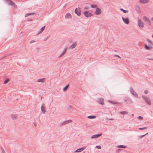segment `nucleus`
Listing matches in <instances>:
<instances>
[{
	"label": "nucleus",
	"instance_id": "nucleus-36",
	"mask_svg": "<svg viewBox=\"0 0 153 153\" xmlns=\"http://www.w3.org/2000/svg\"><path fill=\"white\" fill-rule=\"evenodd\" d=\"M96 147L99 149H100L101 148V147L100 146H96Z\"/></svg>",
	"mask_w": 153,
	"mask_h": 153
},
{
	"label": "nucleus",
	"instance_id": "nucleus-25",
	"mask_svg": "<svg viewBox=\"0 0 153 153\" xmlns=\"http://www.w3.org/2000/svg\"><path fill=\"white\" fill-rule=\"evenodd\" d=\"M34 14H35V13H27L25 14V17H26L31 15Z\"/></svg>",
	"mask_w": 153,
	"mask_h": 153
},
{
	"label": "nucleus",
	"instance_id": "nucleus-44",
	"mask_svg": "<svg viewBox=\"0 0 153 153\" xmlns=\"http://www.w3.org/2000/svg\"><path fill=\"white\" fill-rule=\"evenodd\" d=\"M34 125L35 126H36V123H34Z\"/></svg>",
	"mask_w": 153,
	"mask_h": 153
},
{
	"label": "nucleus",
	"instance_id": "nucleus-30",
	"mask_svg": "<svg viewBox=\"0 0 153 153\" xmlns=\"http://www.w3.org/2000/svg\"><path fill=\"white\" fill-rule=\"evenodd\" d=\"M1 153H6L4 149L2 147L1 148Z\"/></svg>",
	"mask_w": 153,
	"mask_h": 153
},
{
	"label": "nucleus",
	"instance_id": "nucleus-33",
	"mask_svg": "<svg viewBox=\"0 0 153 153\" xmlns=\"http://www.w3.org/2000/svg\"><path fill=\"white\" fill-rule=\"evenodd\" d=\"M10 54H6L5 55V56H4L2 57V59H3L4 58H5V57H6V56H9Z\"/></svg>",
	"mask_w": 153,
	"mask_h": 153
},
{
	"label": "nucleus",
	"instance_id": "nucleus-53",
	"mask_svg": "<svg viewBox=\"0 0 153 153\" xmlns=\"http://www.w3.org/2000/svg\"><path fill=\"white\" fill-rule=\"evenodd\" d=\"M9 0V1L10 0Z\"/></svg>",
	"mask_w": 153,
	"mask_h": 153
},
{
	"label": "nucleus",
	"instance_id": "nucleus-40",
	"mask_svg": "<svg viewBox=\"0 0 153 153\" xmlns=\"http://www.w3.org/2000/svg\"><path fill=\"white\" fill-rule=\"evenodd\" d=\"M144 93H145L146 94H147L148 93V91L147 90H146L145 91H144Z\"/></svg>",
	"mask_w": 153,
	"mask_h": 153
},
{
	"label": "nucleus",
	"instance_id": "nucleus-52",
	"mask_svg": "<svg viewBox=\"0 0 153 153\" xmlns=\"http://www.w3.org/2000/svg\"><path fill=\"white\" fill-rule=\"evenodd\" d=\"M152 37H153V35H152Z\"/></svg>",
	"mask_w": 153,
	"mask_h": 153
},
{
	"label": "nucleus",
	"instance_id": "nucleus-19",
	"mask_svg": "<svg viewBox=\"0 0 153 153\" xmlns=\"http://www.w3.org/2000/svg\"><path fill=\"white\" fill-rule=\"evenodd\" d=\"M145 48L147 50H149L150 48H152V47L151 46H148L147 45H145Z\"/></svg>",
	"mask_w": 153,
	"mask_h": 153
},
{
	"label": "nucleus",
	"instance_id": "nucleus-29",
	"mask_svg": "<svg viewBox=\"0 0 153 153\" xmlns=\"http://www.w3.org/2000/svg\"><path fill=\"white\" fill-rule=\"evenodd\" d=\"M9 81V80L8 79H6L5 81L4 82V84H6Z\"/></svg>",
	"mask_w": 153,
	"mask_h": 153
},
{
	"label": "nucleus",
	"instance_id": "nucleus-34",
	"mask_svg": "<svg viewBox=\"0 0 153 153\" xmlns=\"http://www.w3.org/2000/svg\"><path fill=\"white\" fill-rule=\"evenodd\" d=\"M147 128V127H143V128H139V130L145 129H146Z\"/></svg>",
	"mask_w": 153,
	"mask_h": 153
},
{
	"label": "nucleus",
	"instance_id": "nucleus-17",
	"mask_svg": "<svg viewBox=\"0 0 153 153\" xmlns=\"http://www.w3.org/2000/svg\"><path fill=\"white\" fill-rule=\"evenodd\" d=\"M149 0H140V2L141 3L145 4L148 2Z\"/></svg>",
	"mask_w": 153,
	"mask_h": 153
},
{
	"label": "nucleus",
	"instance_id": "nucleus-50",
	"mask_svg": "<svg viewBox=\"0 0 153 153\" xmlns=\"http://www.w3.org/2000/svg\"><path fill=\"white\" fill-rule=\"evenodd\" d=\"M120 150V149H118V150H117V152L118 150Z\"/></svg>",
	"mask_w": 153,
	"mask_h": 153
},
{
	"label": "nucleus",
	"instance_id": "nucleus-7",
	"mask_svg": "<svg viewBox=\"0 0 153 153\" xmlns=\"http://www.w3.org/2000/svg\"><path fill=\"white\" fill-rule=\"evenodd\" d=\"M89 11H85L83 12L85 16L86 17H89L92 16L93 15L91 13H88Z\"/></svg>",
	"mask_w": 153,
	"mask_h": 153
},
{
	"label": "nucleus",
	"instance_id": "nucleus-8",
	"mask_svg": "<svg viewBox=\"0 0 153 153\" xmlns=\"http://www.w3.org/2000/svg\"><path fill=\"white\" fill-rule=\"evenodd\" d=\"M41 109L43 114H44L45 113L46 110L45 106V105L44 104H43L41 106Z\"/></svg>",
	"mask_w": 153,
	"mask_h": 153
},
{
	"label": "nucleus",
	"instance_id": "nucleus-18",
	"mask_svg": "<svg viewBox=\"0 0 153 153\" xmlns=\"http://www.w3.org/2000/svg\"><path fill=\"white\" fill-rule=\"evenodd\" d=\"M71 17V14L69 13H67L65 16V18H70Z\"/></svg>",
	"mask_w": 153,
	"mask_h": 153
},
{
	"label": "nucleus",
	"instance_id": "nucleus-14",
	"mask_svg": "<svg viewBox=\"0 0 153 153\" xmlns=\"http://www.w3.org/2000/svg\"><path fill=\"white\" fill-rule=\"evenodd\" d=\"M76 42H75L71 45L69 47V49H73L75 48L76 46Z\"/></svg>",
	"mask_w": 153,
	"mask_h": 153
},
{
	"label": "nucleus",
	"instance_id": "nucleus-39",
	"mask_svg": "<svg viewBox=\"0 0 153 153\" xmlns=\"http://www.w3.org/2000/svg\"><path fill=\"white\" fill-rule=\"evenodd\" d=\"M35 42L34 40H32L30 42V44H31L33 43L34 42Z\"/></svg>",
	"mask_w": 153,
	"mask_h": 153
},
{
	"label": "nucleus",
	"instance_id": "nucleus-51",
	"mask_svg": "<svg viewBox=\"0 0 153 153\" xmlns=\"http://www.w3.org/2000/svg\"><path fill=\"white\" fill-rule=\"evenodd\" d=\"M37 82H38V79H37Z\"/></svg>",
	"mask_w": 153,
	"mask_h": 153
},
{
	"label": "nucleus",
	"instance_id": "nucleus-16",
	"mask_svg": "<svg viewBox=\"0 0 153 153\" xmlns=\"http://www.w3.org/2000/svg\"><path fill=\"white\" fill-rule=\"evenodd\" d=\"M17 117V115L16 114H13L11 115V117L12 120H16Z\"/></svg>",
	"mask_w": 153,
	"mask_h": 153
},
{
	"label": "nucleus",
	"instance_id": "nucleus-15",
	"mask_svg": "<svg viewBox=\"0 0 153 153\" xmlns=\"http://www.w3.org/2000/svg\"><path fill=\"white\" fill-rule=\"evenodd\" d=\"M67 48H64L63 51V52L59 56H58V58H61L62 56L63 55H64L65 54V52H66V51H67Z\"/></svg>",
	"mask_w": 153,
	"mask_h": 153
},
{
	"label": "nucleus",
	"instance_id": "nucleus-9",
	"mask_svg": "<svg viewBox=\"0 0 153 153\" xmlns=\"http://www.w3.org/2000/svg\"><path fill=\"white\" fill-rule=\"evenodd\" d=\"M102 13L101 10L100 8H97L96 9V11L95 12V14L96 15H99L100 14Z\"/></svg>",
	"mask_w": 153,
	"mask_h": 153
},
{
	"label": "nucleus",
	"instance_id": "nucleus-32",
	"mask_svg": "<svg viewBox=\"0 0 153 153\" xmlns=\"http://www.w3.org/2000/svg\"><path fill=\"white\" fill-rule=\"evenodd\" d=\"M50 36H48L47 37L45 38H44V40L45 41H46L50 37Z\"/></svg>",
	"mask_w": 153,
	"mask_h": 153
},
{
	"label": "nucleus",
	"instance_id": "nucleus-49",
	"mask_svg": "<svg viewBox=\"0 0 153 153\" xmlns=\"http://www.w3.org/2000/svg\"><path fill=\"white\" fill-rule=\"evenodd\" d=\"M36 35H38V33L36 34Z\"/></svg>",
	"mask_w": 153,
	"mask_h": 153
},
{
	"label": "nucleus",
	"instance_id": "nucleus-26",
	"mask_svg": "<svg viewBox=\"0 0 153 153\" xmlns=\"http://www.w3.org/2000/svg\"><path fill=\"white\" fill-rule=\"evenodd\" d=\"M120 113L122 114H126L128 113V112L126 111H121Z\"/></svg>",
	"mask_w": 153,
	"mask_h": 153
},
{
	"label": "nucleus",
	"instance_id": "nucleus-38",
	"mask_svg": "<svg viewBox=\"0 0 153 153\" xmlns=\"http://www.w3.org/2000/svg\"><path fill=\"white\" fill-rule=\"evenodd\" d=\"M114 56L115 57H118V58H120V59L121 58V57L120 56H118V55H114Z\"/></svg>",
	"mask_w": 153,
	"mask_h": 153
},
{
	"label": "nucleus",
	"instance_id": "nucleus-46",
	"mask_svg": "<svg viewBox=\"0 0 153 153\" xmlns=\"http://www.w3.org/2000/svg\"><path fill=\"white\" fill-rule=\"evenodd\" d=\"M151 20L153 22V17L151 18Z\"/></svg>",
	"mask_w": 153,
	"mask_h": 153
},
{
	"label": "nucleus",
	"instance_id": "nucleus-23",
	"mask_svg": "<svg viewBox=\"0 0 153 153\" xmlns=\"http://www.w3.org/2000/svg\"><path fill=\"white\" fill-rule=\"evenodd\" d=\"M117 148H126V146L123 145H120L117 146Z\"/></svg>",
	"mask_w": 153,
	"mask_h": 153
},
{
	"label": "nucleus",
	"instance_id": "nucleus-13",
	"mask_svg": "<svg viewBox=\"0 0 153 153\" xmlns=\"http://www.w3.org/2000/svg\"><path fill=\"white\" fill-rule=\"evenodd\" d=\"M85 147H83V148H80L78 149H77L75 151V152H82L85 149Z\"/></svg>",
	"mask_w": 153,
	"mask_h": 153
},
{
	"label": "nucleus",
	"instance_id": "nucleus-2",
	"mask_svg": "<svg viewBox=\"0 0 153 153\" xmlns=\"http://www.w3.org/2000/svg\"><path fill=\"white\" fill-rule=\"evenodd\" d=\"M143 20L146 23L149 25H151V22L148 17L146 16H144L143 17Z\"/></svg>",
	"mask_w": 153,
	"mask_h": 153
},
{
	"label": "nucleus",
	"instance_id": "nucleus-1",
	"mask_svg": "<svg viewBox=\"0 0 153 153\" xmlns=\"http://www.w3.org/2000/svg\"><path fill=\"white\" fill-rule=\"evenodd\" d=\"M142 97L144 100L145 102L148 105H151V101L149 97H147L146 96L144 95L142 96Z\"/></svg>",
	"mask_w": 153,
	"mask_h": 153
},
{
	"label": "nucleus",
	"instance_id": "nucleus-31",
	"mask_svg": "<svg viewBox=\"0 0 153 153\" xmlns=\"http://www.w3.org/2000/svg\"><path fill=\"white\" fill-rule=\"evenodd\" d=\"M91 6L92 8H95L97 7V6L95 4H91Z\"/></svg>",
	"mask_w": 153,
	"mask_h": 153
},
{
	"label": "nucleus",
	"instance_id": "nucleus-45",
	"mask_svg": "<svg viewBox=\"0 0 153 153\" xmlns=\"http://www.w3.org/2000/svg\"><path fill=\"white\" fill-rule=\"evenodd\" d=\"M32 20V19H29V20H28V21H31Z\"/></svg>",
	"mask_w": 153,
	"mask_h": 153
},
{
	"label": "nucleus",
	"instance_id": "nucleus-5",
	"mask_svg": "<svg viewBox=\"0 0 153 153\" xmlns=\"http://www.w3.org/2000/svg\"><path fill=\"white\" fill-rule=\"evenodd\" d=\"M130 91L131 94L134 95L135 97H138V94H137L134 91L133 88L131 87L130 88Z\"/></svg>",
	"mask_w": 153,
	"mask_h": 153
},
{
	"label": "nucleus",
	"instance_id": "nucleus-20",
	"mask_svg": "<svg viewBox=\"0 0 153 153\" xmlns=\"http://www.w3.org/2000/svg\"><path fill=\"white\" fill-rule=\"evenodd\" d=\"M45 26H44L39 31V34L42 33L43 31L44 30L45 28Z\"/></svg>",
	"mask_w": 153,
	"mask_h": 153
},
{
	"label": "nucleus",
	"instance_id": "nucleus-3",
	"mask_svg": "<svg viewBox=\"0 0 153 153\" xmlns=\"http://www.w3.org/2000/svg\"><path fill=\"white\" fill-rule=\"evenodd\" d=\"M72 122V120H69L66 121H65L62 123H60L59 126H62L63 125H65L67 124H68L69 123H71Z\"/></svg>",
	"mask_w": 153,
	"mask_h": 153
},
{
	"label": "nucleus",
	"instance_id": "nucleus-48",
	"mask_svg": "<svg viewBox=\"0 0 153 153\" xmlns=\"http://www.w3.org/2000/svg\"><path fill=\"white\" fill-rule=\"evenodd\" d=\"M114 51H115V52H116V51H116V50H114Z\"/></svg>",
	"mask_w": 153,
	"mask_h": 153
},
{
	"label": "nucleus",
	"instance_id": "nucleus-28",
	"mask_svg": "<svg viewBox=\"0 0 153 153\" xmlns=\"http://www.w3.org/2000/svg\"><path fill=\"white\" fill-rule=\"evenodd\" d=\"M45 79V78L39 79V82H43Z\"/></svg>",
	"mask_w": 153,
	"mask_h": 153
},
{
	"label": "nucleus",
	"instance_id": "nucleus-6",
	"mask_svg": "<svg viewBox=\"0 0 153 153\" xmlns=\"http://www.w3.org/2000/svg\"><path fill=\"white\" fill-rule=\"evenodd\" d=\"M98 102L102 105L104 104V99L102 98H99L97 100Z\"/></svg>",
	"mask_w": 153,
	"mask_h": 153
},
{
	"label": "nucleus",
	"instance_id": "nucleus-21",
	"mask_svg": "<svg viewBox=\"0 0 153 153\" xmlns=\"http://www.w3.org/2000/svg\"><path fill=\"white\" fill-rule=\"evenodd\" d=\"M69 86V84H68L67 85H66L64 88H63V91H65L67 90Z\"/></svg>",
	"mask_w": 153,
	"mask_h": 153
},
{
	"label": "nucleus",
	"instance_id": "nucleus-27",
	"mask_svg": "<svg viewBox=\"0 0 153 153\" xmlns=\"http://www.w3.org/2000/svg\"><path fill=\"white\" fill-rule=\"evenodd\" d=\"M120 10L123 11V12L124 13H126L128 12V11L124 10L122 8L120 9Z\"/></svg>",
	"mask_w": 153,
	"mask_h": 153
},
{
	"label": "nucleus",
	"instance_id": "nucleus-4",
	"mask_svg": "<svg viewBox=\"0 0 153 153\" xmlns=\"http://www.w3.org/2000/svg\"><path fill=\"white\" fill-rule=\"evenodd\" d=\"M138 25L139 27L140 28H143L144 27V23L140 19H138Z\"/></svg>",
	"mask_w": 153,
	"mask_h": 153
},
{
	"label": "nucleus",
	"instance_id": "nucleus-37",
	"mask_svg": "<svg viewBox=\"0 0 153 153\" xmlns=\"http://www.w3.org/2000/svg\"><path fill=\"white\" fill-rule=\"evenodd\" d=\"M138 118L140 120H142L143 119V117H141V116H139L138 117Z\"/></svg>",
	"mask_w": 153,
	"mask_h": 153
},
{
	"label": "nucleus",
	"instance_id": "nucleus-24",
	"mask_svg": "<svg viewBox=\"0 0 153 153\" xmlns=\"http://www.w3.org/2000/svg\"><path fill=\"white\" fill-rule=\"evenodd\" d=\"M9 3L10 5L13 6L15 5V3L11 0H9Z\"/></svg>",
	"mask_w": 153,
	"mask_h": 153
},
{
	"label": "nucleus",
	"instance_id": "nucleus-11",
	"mask_svg": "<svg viewBox=\"0 0 153 153\" xmlns=\"http://www.w3.org/2000/svg\"><path fill=\"white\" fill-rule=\"evenodd\" d=\"M75 13L78 16H80L81 15L80 10H78L77 8H76L75 10Z\"/></svg>",
	"mask_w": 153,
	"mask_h": 153
},
{
	"label": "nucleus",
	"instance_id": "nucleus-35",
	"mask_svg": "<svg viewBox=\"0 0 153 153\" xmlns=\"http://www.w3.org/2000/svg\"><path fill=\"white\" fill-rule=\"evenodd\" d=\"M147 41L149 42L150 44H152V42L149 39H147Z\"/></svg>",
	"mask_w": 153,
	"mask_h": 153
},
{
	"label": "nucleus",
	"instance_id": "nucleus-41",
	"mask_svg": "<svg viewBox=\"0 0 153 153\" xmlns=\"http://www.w3.org/2000/svg\"><path fill=\"white\" fill-rule=\"evenodd\" d=\"M71 108H72L71 105H70L69 106H68V108H69V109H71Z\"/></svg>",
	"mask_w": 153,
	"mask_h": 153
},
{
	"label": "nucleus",
	"instance_id": "nucleus-42",
	"mask_svg": "<svg viewBox=\"0 0 153 153\" xmlns=\"http://www.w3.org/2000/svg\"><path fill=\"white\" fill-rule=\"evenodd\" d=\"M148 134V133H147L146 134H144V135H143L141 136V137H144V136H145L146 134Z\"/></svg>",
	"mask_w": 153,
	"mask_h": 153
},
{
	"label": "nucleus",
	"instance_id": "nucleus-10",
	"mask_svg": "<svg viewBox=\"0 0 153 153\" xmlns=\"http://www.w3.org/2000/svg\"><path fill=\"white\" fill-rule=\"evenodd\" d=\"M122 19L123 22L126 24H128L129 23V22L128 18H125L123 17H122Z\"/></svg>",
	"mask_w": 153,
	"mask_h": 153
},
{
	"label": "nucleus",
	"instance_id": "nucleus-43",
	"mask_svg": "<svg viewBox=\"0 0 153 153\" xmlns=\"http://www.w3.org/2000/svg\"><path fill=\"white\" fill-rule=\"evenodd\" d=\"M148 59L150 60H153V59L152 58H148Z\"/></svg>",
	"mask_w": 153,
	"mask_h": 153
},
{
	"label": "nucleus",
	"instance_id": "nucleus-47",
	"mask_svg": "<svg viewBox=\"0 0 153 153\" xmlns=\"http://www.w3.org/2000/svg\"><path fill=\"white\" fill-rule=\"evenodd\" d=\"M2 58L0 59V60L2 59Z\"/></svg>",
	"mask_w": 153,
	"mask_h": 153
},
{
	"label": "nucleus",
	"instance_id": "nucleus-22",
	"mask_svg": "<svg viewBox=\"0 0 153 153\" xmlns=\"http://www.w3.org/2000/svg\"><path fill=\"white\" fill-rule=\"evenodd\" d=\"M96 117V116H95L91 115L89 116H88L87 117V118L90 119H93L95 118Z\"/></svg>",
	"mask_w": 153,
	"mask_h": 153
},
{
	"label": "nucleus",
	"instance_id": "nucleus-12",
	"mask_svg": "<svg viewBox=\"0 0 153 153\" xmlns=\"http://www.w3.org/2000/svg\"><path fill=\"white\" fill-rule=\"evenodd\" d=\"M102 134H96L91 136V138L94 139L96 138H98L102 135Z\"/></svg>",
	"mask_w": 153,
	"mask_h": 153
}]
</instances>
